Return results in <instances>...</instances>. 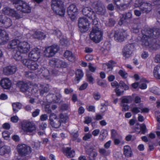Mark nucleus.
<instances>
[{
  "label": "nucleus",
  "instance_id": "obj_1",
  "mask_svg": "<svg viewBox=\"0 0 160 160\" xmlns=\"http://www.w3.org/2000/svg\"><path fill=\"white\" fill-rule=\"evenodd\" d=\"M141 40L142 44L148 47L152 50H156L160 48V29L153 28L148 29L144 28L141 31Z\"/></svg>",
  "mask_w": 160,
  "mask_h": 160
},
{
  "label": "nucleus",
  "instance_id": "obj_2",
  "mask_svg": "<svg viewBox=\"0 0 160 160\" xmlns=\"http://www.w3.org/2000/svg\"><path fill=\"white\" fill-rule=\"evenodd\" d=\"M82 12L83 15L92 20L93 24L95 25V26L92 27L90 34V39L96 43L100 42L102 39L103 32L99 30V28L96 26L98 22L96 13L91 8L83 9Z\"/></svg>",
  "mask_w": 160,
  "mask_h": 160
},
{
  "label": "nucleus",
  "instance_id": "obj_3",
  "mask_svg": "<svg viewBox=\"0 0 160 160\" xmlns=\"http://www.w3.org/2000/svg\"><path fill=\"white\" fill-rule=\"evenodd\" d=\"M30 49V45L27 42H22L18 46V50L16 52L14 58L17 61L22 59V53H26L28 52Z\"/></svg>",
  "mask_w": 160,
  "mask_h": 160
},
{
  "label": "nucleus",
  "instance_id": "obj_4",
  "mask_svg": "<svg viewBox=\"0 0 160 160\" xmlns=\"http://www.w3.org/2000/svg\"><path fill=\"white\" fill-rule=\"evenodd\" d=\"M63 2L61 0H52V9L55 13L61 16H63L65 12Z\"/></svg>",
  "mask_w": 160,
  "mask_h": 160
},
{
  "label": "nucleus",
  "instance_id": "obj_5",
  "mask_svg": "<svg viewBox=\"0 0 160 160\" xmlns=\"http://www.w3.org/2000/svg\"><path fill=\"white\" fill-rule=\"evenodd\" d=\"M2 12L5 15L12 18L18 19L22 18V15L20 12L16 11L14 9L7 7L2 9Z\"/></svg>",
  "mask_w": 160,
  "mask_h": 160
},
{
  "label": "nucleus",
  "instance_id": "obj_6",
  "mask_svg": "<svg viewBox=\"0 0 160 160\" xmlns=\"http://www.w3.org/2000/svg\"><path fill=\"white\" fill-rule=\"evenodd\" d=\"M59 47L57 45H53L46 47L43 52L45 57L50 58L53 57L59 51Z\"/></svg>",
  "mask_w": 160,
  "mask_h": 160
},
{
  "label": "nucleus",
  "instance_id": "obj_7",
  "mask_svg": "<svg viewBox=\"0 0 160 160\" xmlns=\"http://www.w3.org/2000/svg\"><path fill=\"white\" fill-rule=\"evenodd\" d=\"M15 7L18 10L25 13H29L31 12V7L28 3L22 0H20Z\"/></svg>",
  "mask_w": 160,
  "mask_h": 160
},
{
  "label": "nucleus",
  "instance_id": "obj_8",
  "mask_svg": "<svg viewBox=\"0 0 160 160\" xmlns=\"http://www.w3.org/2000/svg\"><path fill=\"white\" fill-rule=\"evenodd\" d=\"M17 148L18 155L21 157L26 156L31 152L30 147L25 144H19Z\"/></svg>",
  "mask_w": 160,
  "mask_h": 160
},
{
  "label": "nucleus",
  "instance_id": "obj_9",
  "mask_svg": "<svg viewBox=\"0 0 160 160\" xmlns=\"http://www.w3.org/2000/svg\"><path fill=\"white\" fill-rule=\"evenodd\" d=\"M127 36V32L126 30L123 29H119L115 31L114 39L117 42H121L124 41Z\"/></svg>",
  "mask_w": 160,
  "mask_h": 160
},
{
  "label": "nucleus",
  "instance_id": "obj_10",
  "mask_svg": "<svg viewBox=\"0 0 160 160\" xmlns=\"http://www.w3.org/2000/svg\"><path fill=\"white\" fill-rule=\"evenodd\" d=\"M135 6L139 7L143 13H148L152 10V4L148 2H141L138 4L135 3Z\"/></svg>",
  "mask_w": 160,
  "mask_h": 160
},
{
  "label": "nucleus",
  "instance_id": "obj_11",
  "mask_svg": "<svg viewBox=\"0 0 160 160\" xmlns=\"http://www.w3.org/2000/svg\"><path fill=\"white\" fill-rule=\"evenodd\" d=\"M35 61L28 59H24L22 60L23 64L29 69L32 71L38 70V71L39 66Z\"/></svg>",
  "mask_w": 160,
  "mask_h": 160
},
{
  "label": "nucleus",
  "instance_id": "obj_12",
  "mask_svg": "<svg viewBox=\"0 0 160 160\" xmlns=\"http://www.w3.org/2000/svg\"><path fill=\"white\" fill-rule=\"evenodd\" d=\"M78 24L79 28L82 32L87 31L89 28L90 23L88 20L84 17L80 18L78 20Z\"/></svg>",
  "mask_w": 160,
  "mask_h": 160
},
{
  "label": "nucleus",
  "instance_id": "obj_13",
  "mask_svg": "<svg viewBox=\"0 0 160 160\" xmlns=\"http://www.w3.org/2000/svg\"><path fill=\"white\" fill-rule=\"evenodd\" d=\"M22 128L24 132L28 133L33 132L36 131V128L35 124L30 122H25L22 124Z\"/></svg>",
  "mask_w": 160,
  "mask_h": 160
},
{
  "label": "nucleus",
  "instance_id": "obj_14",
  "mask_svg": "<svg viewBox=\"0 0 160 160\" xmlns=\"http://www.w3.org/2000/svg\"><path fill=\"white\" fill-rule=\"evenodd\" d=\"M78 12L77 7L74 4H71L67 8L68 13L72 21H73L76 18Z\"/></svg>",
  "mask_w": 160,
  "mask_h": 160
},
{
  "label": "nucleus",
  "instance_id": "obj_15",
  "mask_svg": "<svg viewBox=\"0 0 160 160\" xmlns=\"http://www.w3.org/2000/svg\"><path fill=\"white\" fill-rule=\"evenodd\" d=\"M134 46L133 43H131L126 45L122 51L123 55L126 58L130 57L132 53Z\"/></svg>",
  "mask_w": 160,
  "mask_h": 160
},
{
  "label": "nucleus",
  "instance_id": "obj_16",
  "mask_svg": "<svg viewBox=\"0 0 160 160\" xmlns=\"http://www.w3.org/2000/svg\"><path fill=\"white\" fill-rule=\"evenodd\" d=\"M132 18V14L131 12H129L125 14L121 15L120 19L118 21V24L122 25L123 24L127 23H130V20Z\"/></svg>",
  "mask_w": 160,
  "mask_h": 160
},
{
  "label": "nucleus",
  "instance_id": "obj_17",
  "mask_svg": "<svg viewBox=\"0 0 160 160\" xmlns=\"http://www.w3.org/2000/svg\"><path fill=\"white\" fill-rule=\"evenodd\" d=\"M49 64L52 67L58 68H66V63L62 61L59 60L55 58H52L49 62Z\"/></svg>",
  "mask_w": 160,
  "mask_h": 160
},
{
  "label": "nucleus",
  "instance_id": "obj_18",
  "mask_svg": "<svg viewBox=\"0 0 160 160\" xmlns=\"http://www.w3.org/2000/svg\"><path fill=\"white\" fill-rule=\"evenodd\" d=\"M116 64V62L113 60H110L108 62L104 63L102 65V68L105 71L108 73L112 72L113 67Z\"/></svg>",
  "mask_w": 160,
  "mask_h": 160
},
{
  "label": "nucleus",
  "instance_id": "obj_19",
  "mask_svg": "<svg viewBox=\"0 0 160 160\" xmlns=\"http://www.w3.org/2000/svg\"><path fill=\"white\" fill-rule=\"evenodd\" d=\"M28 57L32 60L38 61L40 57V50L38 48H34L29 52Z\"/></svg>",
  "mask_w": 160,
  "mask_h": 160
},
{
  "label": "nucleus",
  "instance_id": "obj_20",
  "mask_svg": "<svg viewBox=\"0 0 160 160\" xmlns=\"http://www.w3.org/2000/svg\"><path fill=\"white\" fill-rule=\"evenodd\" d=\"M2 18V16H0V27L7 29L12 25V22L10 18L5 17L1 19Z\"/></svg>",
  "mask_w": 160,
  "mask_h": 160
},
{
  "label": "nucleus",
  "instance_id": "obj_21",
  "mask_svg": "<svg viewBox=\"0 0 160 160\" xmlns=\"http://www.w3.org/2000/svg\"><path fill=\"white\" fill-rule=\"evenodd\" d=\"M31 85V82L29 81L25 82L23 81H19L17 83V86L23 92H26L28 91Z\"/></svg>",
  "mask_w": 160,
  "mask_h": 160
},
{
  "label": "nucleus",
  "instance_id": "obj_22",
  "mask_svg": "<svg viewBox=\"0 0 160 160\" xmlns=\"http://www.w3.org/2000/svg\"><path fill=\"white\" fill-rule=\"evenodd\" d=\"M114 2V4L116 5L117 8L118 10H119L121 11H124L126 9H128L131 6L130 2L129 0L128 1V2L127 3H122L119 4H117L118 2H120V0H113Z\"/></svg>",
  "mask_w": 160,
  "mask_h": 160
},
{
  "label": "nucleus",
  "instance_id": "obj_23",
  "mask_svg": "<svg viewBox=\"0 0 160 160\" xmlns=\"http://www.w3.org/2000/svg\"><path fill=\"white\" fill-rule=\"evenodd\" d=\"M9 39V37L7 32L0 28V46L7 43Z\"/></svg>",
  "mask_w": 160,
  "mask_h": 160
},
{
  "label": "nucleus",
  "instance_id": "obj_24",
  "mask_svg": "<svg viewBox=\"0 0 160 160\" xmlns=\"http://www.w3.org/2000/svg\"><path fill=\"white\" fill-rule=\"evenodd\" d=\"M38 74H41L46 79L49 80L51 79V74L49 70L44 67H42L38 70Z\"/></svg>",
  "mask_w": 160,
  "mask_h": 160
},
{
  "label": "nucleus",
  "instance_id": "obj_25",
  "mask_svg": "<svg viewBox=\"0 0 160 160\" xmlns=\"http://www.w3.org/2000/svg\"><path fill=\"white\" fill-rule=\"evenodd\" d=\"M11 85V81L8 78H3L0 81V86L4 89H9Z\"/></svg>",
  "mask_w": 160,
  "mask_h": 160
},
{
  "label": "nucleus",
  "instance_id": "obj_26",
  "mask_svg": "<svg viewBox=\"0 0 160 160\" xmlns=\"http://www.w3.org/2000/svg\"><path fill=\"white\" fill-rule=\"evenodd\" d=\"M62 152L68 158H73L75 155V152L73 150H72L71 147H67L62 148Z\"/></svg>",
  "mask_w": 160,
  "mask_h": 160
},
{
  "label": "nucleus",
  "instance_id": "obj_27",
  "mask_svg": "<svg viewBox=\"0 0 160 160\" xmlns=\"http://www.w3.org/2000/svg\"><path fill=\"white\" fill-rule=\"evenodd\" d=\"M57 116L54 113H51L49 116L50 124L53 127L55 128H58L60 127V123L57 124V122H56L57 120Z\"/></svg>",
  "mask_w": 160,
  "mask_h": 160
},
{
  "label": "nucleus",
  "instance_id": "obj_28",
  "mask_svg": "<svg viewBox=\"0 0 160 160\" xmlns=\"http://www.w3.org/2000/svg\"><path fill=\"white\" fill-rule=\"evenodd\" d=\"M86 152L89 157L95 159L98 155L96 149L92 146H90L86 149Z\"/></svg>",
  "mask_w": 160,
  "mask_h": 160
},
{
  "label": "nucleus",
  "instance_id": "obj_29",
  "mask_svg": "<svg viewBox=\"0 0 160 160\" xmlns=\"http://www.w3.org/2000/svg\"><path fill=\"white\" fill-rule=\"evenodd\" d=\"M17 68L15 66H8L3 68V72L6 75H12L14 73L17 71Z\"/></svg>",
  "mask_w": 160,
  "mask_h": 160
},
{
  "label": "nucleus",
  "instance_id": "obj_30",
  "mask_svg": "<svg viewBox=\"0 0 160 160\" xmlns=\"http://www.w3.org/2000/svg\"><path fill=\"white\" fill-rule=\"evenodd\" d=\"M64 57L68 61L72 62H74L75 61L76 57L72 52L68 50L65 51L63 55Z\"/></svg>",
  "mask_w": 160,
  "mask_h": 160
},
{
  "label": "nucleus",
  "instance_id": "obj_31",
  "mask_svg": "<svg viewBox=\"0 0 160 160\" xmlns=\"http://www.w3.org/2000/svg\"><path fill=\"white\" fill-rule=\"evenodd\" d=\"M96 6H98L96 11L97 13L99 15H103L106 13V9L102 3L101 2L98 1Z\"/></svg>",
  "mask_w": 160,
  "mask_h": 160
},
{
  "label": "nucleus",
  "instance_id": "obj_32",
  "mask_svg": "<svg viewBox=\"0 0 160 160\" xmlns=\"http://www.w3.org/2000/svg\"><path fill=\"white\" fill-rule=\"evenodd\" d=\"M84 73L82 70L78 69L76 70L75 72V77L74 79L75 82L78 83L83 77Z\"/></svg>",
  "mask_w": 160,
  "mask_h": 160
},
{
  "label": "nucleus",
  "instance_id": "obj_33",
  "mask_svg": "<svg viewBox=\"0 0 160 160\" xmlns=\"http://www.w3.org/2000/svg\"><path fill=\"white\" fill-rule=\"evenodd\" d=\"M59 118H57L56 122H57V124L60 123V126L62 123H66V121L68 118V116L66 114H63L61 113L58 116Z\"/></svg>",
  "mask_w": 160,
  "mask_h": 160
},
{
  "label": "nucleus",
  "instance_id": "obj_34",
  "mask_svg": "<svg viewBox=\"0 0 160 160\" xmlns=\"http://www.w3.org/2000/svg\"><path fill=\"white\" fill-rule=\"evenodd\" d=\"M20 42L18 39H13L9 42L8 44V47L9 49H14L16 47L18 48V46Z\"/></svg>",
  "mask_w": 160,
  "mask_h": 160
},
{
  "label": "nucleus",
  "instance_id": "obj_35",
  "mask_svg": "<svg viewBox=\"0 0 160 160\" xmlns=\"http://www.w3.org/2000/svg\"><path fill=\"white\" fill-rule=\"evenodd\" d=\"M10 152L11 148L9 146L4 145L0 148V155H1L9 154Z\"/></svg>",
  "mask_w": 160,
  "mask_h": 160
},
{
  "label": "nucleus",
  "instance_id": "obj_36",
  "mask_svg": "<svg viewBox=\"0 0 160 160\" xmlns=\"http://www.w3.org/2000/svg\"><path fill=\"white\" fill-rule=\"evenodd\" d=\"M123 153L127 157H130L132 155L131 148L128 145L125 146L123 147Z\"/></svg>",
  "mask_w": 160,
  "mask_h": 160
},
{
  "label": "nucleus",
  "instance_id": "obj_37",
  "mask_svg": "<svg viewBox=\"0 0 160 160\" xmlns=\"http://www.w3.org/2000/svg\"><path fill=\"white\" fill-rule=\"evenodd\" d=\"M33 36L35 38L41 40L44 39L46 37V35L43 32L38 31H37L35 32Z\"/></svg>",
  "mask_w": 160,
  "mask_h": 160
},
{
  "label": "nucleus",
  "instance_id": "obj_38",
  "mask_svg": "<svg viewBox=\"0 0 160 160\" xmlns=\"http://www.w3.org/2000/svg\"><path fill=\"white\" fill-rule=\"evenodd\" d=\"M108 134V131L105 129H103L100 132V134L99 136V139L100 141H104L106 138Z\"/></svg>",
  "mask_w": 160,
  "mask_h": 160
},
{
  "label": "nucleus",
  "instance_id": "obj_39",
  "mask_svg": "<svg viewBox=\"0 0 160 160\" xmlns=\"http://www.w3.org/2000/svg\"><path fill=\"white\" fill-rule=\"evenodd\" d=\"M22 105L19 102L13 103L12 104V107L13 112L14 113H17L19 110L21 109Z\"/></svg>",
  "mask_w": 160,
  "mask_h": 160
},
{
  "label": "nucleus",
  "instance_id": "obj_40",
  "mask_svg": "<svg viewBox=\"0 0 160 160\" xmlns=\"http://www.w3.org/2000/svg\"><path fill=\"white\" fill-rule=\"evenodd\" d=\"M153 73L156 78L160 79V65H157L154 67Z\"/></svg>",
  "mask_w": 160,
  "mask_h": 160
},
{
  "label": "nucleus",
  "instance_id": "obj_41",
  "mask_svg": "<svg viewBox=\"0 0 160 160\" xmlns=\"http://www.w3.org/2000/svg\"><path fill=\"white\" fill-rule=\"evenodd\" d=\"M118 74L124 79L127 80L128 77V74L125 71L120 69L118 72Z\"/></svg>",
  "mask_w": 160,
  "mask_h": 160
},
{
  "label": "nucleus",
  "instance_id": "obj_42",
  "mask_svg": "<svg viewBox=\"0 0 160 160\" xmlns=\"http://www.w3.org/2000/svg\"><path fill=\"white\" fill-rule=\"evenodd\" d=\"M137 125L138 126L139 125L140 133H141V134H145L148 131L145 124L143 123L142 124H139L138 123Z\"/></svg>",
  "mask_w": 160,
  "mask_h": 160
},
{
  "label": "nucleus",
  "instance_id": "obj_43",
  "mask_svg": "<svg viewBox=\"0 0 160 160\" xmlns=\"http://www.w3.org/2000/svg\"><path fill=\"white\" fill-rule=\"evenodd\" d=\"M132 100V98L131 96H123L122 97L121 102L122 103H128Z\"/></svg>",
  "mask_w": 160,
  "mask_h": 160
},
{
  "label": "nucleus",
  "instance_id": "obj_44",
  "mask_svg": "<svg viewBox=\"0 0 160 160\" xmlns=\"http://www.w3.org/2000/svg\"><path fill=\"white\" fill-rule=\"evenodd\" d=\"M25 76L29 79L32 80L35 77V74L34 73L30 71L26 72L25 73Z\"/></svg>",
  "mask_w": 160,
  "mask_h": 160
},
{
  "label": "nucleus",
  "instance_id": "obj_45",
  "mask_svg": "<svg viewBox=\"0 0 160 160\" xmlns=\"http://www.w3.org/2000/svg\"><path fill=\"white\" fill-rule=\"evenodd\" d=\"M98 152L100 154L105 156H108L111 153L110 150H106L104 148H99Z\"/></svg>",
  "mask_w": 160,
  "mask_h": 160
},
{
  "label": "nucleus",
  "instance_id": "obj_46",
  "mask_svg": "<svg viewBox=\"0 0 160 160\" xmlns=\"http://www.w3.org/2000/svg\"><path fill=\"white\" fill-rule=\"evenodd\" d=\"M119 87H120L122 89L126 91L129 90V87L128 85L125 84V83L122 81H120L119 82Z\"/></svg>",
  "mask_w": 160,
  "mask_h": 160
},
{
  "label": "nucleus",
  "instance_id": "obj_47",
  "mask_svg": "<svg viewBox=\"0 0 160 160\" xmlns=\"http://www.w3.org/2000/svg\"><path fill=\"white\" fill-rule=\"evenodd\" d=\"M139 28L138 23H134L132 26L131 31L132 33L137 34L139 32Z\"/></svg>",
  "mask_w": 160,
  "mask_h": 160
},
{
  "label": "nucleus",
  "instance_id": "obj_48",
  "mask_svg": "<svg viewBox=\"0 0 160 160\" xmlns=\"http://www.w3.org/2000/svg\"><path fill=\"white\" fill-rule=\"evenodd\" d=\"M54 94L49 93L46 96V100L47 102L50 103H52V98L53 97Z\"/></svg>",
  "mask_w": 160,
  "mask_h": 160
},
{
  "label": "nucleus",
  "instance_id": "obj_49",
  "mask_svg": "<svg viewBox=\"0 0 160 160\" xmlns=\"http://www.w3.org/2000/svg\"><path fill=\"white\" fill-rule=\"evenodd\" d=\"M72 136L73 141H75L77 139V142H80L81 141V139L78 138L79 134L78 132L72 133Z\"/></svg>",
  "mask_w": 160,
  "mask_h": 160
},
{
  "label": "nucleus",
  "instance_id": "obj_50",
  "mask_svg": "<svg viewBox=\"0 0 160 160\" xmlns=\"http://www.w3.org/2000/svg\"><path fill=\"white\" fill-rule=\"evenodd\" d=\"M159 90V88L157 87H153L151 88L150 91L156 95H160V92Z\"/></svg>",
  "mask_w": 160,
  "mask_h": 160
},
{
  "label": "nucleus",
  "instance_id": "obj_51",
  "mask_svg": "<svg viewBox=\"0 0 160 160\" xmlns=\"http://www.w3.org/2000/svg\"><path fill=\"white\" fill-rule=\"evenodd\" d=\"M115 23V21L113 18H110L109 19L108 21L106 23L107 26L109 27H112L114 26Z\"/></svg>",
  "mask_w": 160,
  "mask_h": 160
},
{
  "label": "nucleus",
  "instance_id": "obj_52",
  "mask_svg": "<svg viewBox=\"0 0 160 160\" xmlns=\"http://www.w3.org/2000/svg\"><path fill=\"white\" fill-rule=\"evenodd\" d=\"M87 81L90 84H93L94 81V78L92 75L90 74H87L86 75Z\"/></svg>",
  "mask_w": 160,
  "mask_h": 160
},
{
  "label": "nucleus",
  "instance_id": "obj_53",
  "mask_svg": "<svg viewBox=\"0 0 160 160\" xmlns=\"http://www.w3.org/2000/svg\"><path fill=\"white\" fill-rule=\"evenodd\" d=\"M2 137L4 139L8 140L9 138L10 134L8 131H4L2 133Z\"/></svg>",
  "mask_w": 160,
  "mask_h": 160
},
{
  "label": "nucleus",
  "instance_id": "obj_54",
  "mask_svg": "<svg viewBox=\"0 0 160 160\" xmlns=\"http://www.w3.org/2000/svg\"><path fill=\"white\" fill-rule=\"evenodd\" d=\"M140 108L137 107H134L131 108V111L134 115H136L140 112Z\"/></svg>",
  "mask_w": 160,
  "mask_h": 160
},
{
  "label": "nucleus",
  "instance_id": "obj_55",
  "mask_svg": "<svg viewBox=\"0 0 160 160\" xmlns=\"http://www.w3.org/2000/svg\"><path fill=\"white\" fill-rule=\"evenodd\" d=\"M119 87H117L115 88L114 91L116 93V95L118 97L122 95L124 93V91H121L120 90L119 88Z\"/></svg>",
  "mask_w": 160,
  "mask_h": 160
},
{
  "label": "nucleus",
  "instance_id": "obj_56",
  "mask_svg": "<svg viewBox=\"0 0 160 160\" xmlns=\"http://www.w3.org/2000/svg\"><path fill=\"white\" fill-rule=\"evenodd\" d=\"M87 110L89 112H95V108L93 105H89L86 107Z\"/></svg>",
  "mask_w": 160,
  "mask_h": 160
},
{
  "label": "nucleus",
  "instance_id": "obj_57",
  "mask_svg": "<svg viewBox=\"0 0 160 160\" xmlns=\"http://www.w3.org/2000/svg\"><path fill=\"white\" fill-rule=\"evenodd\" d=\"M52 99V103H58L60 101V98L56 94H54Z\"/></svg>",
  "mask_w": 160,
  "mask_h": 160
},
{
  "label": "nucleus",
  "instance_id": "obj_58",
  "mask_svg": "<svg viewBox=\"0 0 160 160\" xmlns=\"http://www.w3.org/2000/svg\"><path fill=\"white\" fill-rule=\"evenodd\" d=\"M92 121V118L89 116H87L84 117V122L87 124H90Z\"/></svg>",
  "mask_w": 160,
  "mask_h": 160
},
{
  "label": "nucleus",
  "instance_id": "obj_59",
  "mask_svg": "<svg viewBox=\"0 0 160 160\" xmlns=\"http://www.w3.org/2000/svg\"><path fill=\"white\" fill-rule=\"evenodd\" d=\"M93 96L94 99L97 101L98 100L101 98V95L98 92H94L93 93Z\"/></svg>",
  "mask_w": 160,
  "mask_h": 160
},
{
  "label": "nucleus",
  "instance_id": "obj_60",
  "mask_svg": "<svg viewBox=\"0 0 160 160\" xmlns=\"http://www.w3.org/2000/svg\"><path fill=\"white\" fill-rule=\"evenodd\" d=\"M117 134L118 133L116 130L114 129L111 130V136L112 139L116 138Z\"/></svg>",
  "mask_w": 160,
  "mask_h": 160
},
{
  "label": "nucleus",
  "instance_id": "obj_61",
  "mask_svg": "<svg viewBox=\"0 0 160 160\" xmlns=\"http://www.w3.org/2000/svg\"><path fill=\"white\" fill-rule=\"evenodd\" d=\"M88 84L87 82H85L82 84L79 88V89L80 91L84 90L88 87Z\"/></svg>",
  "mask_w": 160,
  "mask_h": 160
},
{
  "label": "nucleus",
  "instance_id": "obj_62",
  "mask_svg": "<svg viewBox=\"0 0 160 160\" xmlns=\"http://www.w3.org/2000/svg\"><path fill=\"white\" fill-rule=\"evenodd\" d=\"M92 135L91 133H88L85 134L83 138V140L84 141H87L92 137Z\"/></svg>",
  "mask_w": 160,
  "mask_h": 160
},
{
  "label": "nucleus",
  "instance_id": "obj_63",
  "mask_svg": "<svg viewBox=\"0 0 160 160\" xmlns=\"http://www.w3.org/2000/svg\"><path fill=\"white\" fill-rule=\"evenodd\" d=\"M11 121L13 123H17L19 120V118L17 116L12 117L10 118Z\"/></svg>",
  "mask_w": 160,
  "mask_h": 160
},
{
  "label": "nucleus",
  "instance_id": "obj_64",
  "mask_svg": "<svg viewBox=\"0 0 160 160\" xmlns=\"http://www.w3.org/2000/svg\"><path fill=\"white\" fill-rule=\"evenodd\" d=\"M2 127L4 129L8 130L11 128V125L8 123L6 122L2 124Z\"/></svg>",
  "mask_w": 160,
  "mask_h": 160
}]
</instances>
